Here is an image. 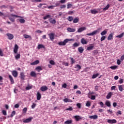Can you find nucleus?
<instances>
[{"instance_id": "34", "label": "nucleus", "mask_w": 124, "mask_h": 124, "mask_svg": "<svg viewBox=\"0 0 124 124\" xmlns=\"http://www.w3.org/2000/svg\"><path fill=\"white\" fill-rule=\"evenodd\" d=\"M91 12L92 14H97V13H98V12L95 10H92Z\"/></svg>"}, {"instance_id": "21", "label": "nucleus", "mask_w": 124, "mask_h": 124, "mask_svg": "<svg viewBox=\"0 0 124 124\" xmlns=\"http://www.w3.org/2000/svg\"><path fill=\"white\" fill-rule=\"evenodd\" d=\"M97 118H98L97 115H94L89 116L90 119H93V120H96Z\"/></svg>"}, {"instance_id": "5", "label": "nucleus", "mask_w": 124, "mask_h": 124, "mask_svg": "<svg viewBox=\"0 0 124 124\" xmlns=\"http://www.w3.org/2000/svg\"><path fill=\"white\" fill-rule=\"evenodd\" d=\"M6 35L8 36V39H9V40H12V39L14 38V35H13L12 34L7 33Z\"/></svg>"}, {"instance_id": "25", "label": "nucleus", "mask_w": 124, "mask_h": 124, "mask_svg": "<svg viewBox=\"0 0 124 124\" xmlns=\"http://www.w3.org/2000/svg\"><path fill=\"white\" fill-rule=\"evenodd\" d=\"M30 75L31 76V77H36V73H35V72H31Z\"/></svg>"}, {"instance_id": "56", "label": "nucleus", "mask_w": 124, "mask_h": 124, "mask_svg": "<svg viewBox=\"0 0 124 124\" xmlns=\"http://www.w3.org/2000/svg\"><path fill=\"white\" fill-rule=\"evenodd\" d=\"M36 106V104L34 103H33L31 106L32 109H34L35 108V107Z\"/></svg>"}, {"instance_id": "7", "label": "nucleus", "mask_w": 124, "mask_h": 124, "mask_svg": "<svg viewBox=\"0 0 124 124\" xmlns=\"http://www.w3.org/2000/svg\"><path fill=\"white\" fill-rule=\"evenodd\" d=\"M108 124H116L117 120L116 119H109L107 121Z\"/></svg>"}, {"instance_id": "41", "label": "nucleus", "mask_w": 124, "mask_h": 124, "mask_svg": "<svg viewBox=\"0 0 124 124\" xmlns=\"http://www.w3.org/2000/svg\"><path fill=\"white\" fill-rule=\"evenodd\" d=\"M36 70H37V71L40 72L41 70H42V68L41 66H38L36 68Z\"/></svg>"}, {"instance_id": "49", "label": "nucleus", "mask_w": 124, "mask_h": 124, "mask_svg": "<svg viewBox=\"0 0 124 124\" xmlns=\"http://www.w3.org/2000/svg\"><path fill=\"white\" fill-rule=\"evenodd\" d=\"M60 2L57 1V2L55 3V5H54V7H58V6H60Z\"/></svg>"}, {"instance_id": "38", "label": "nucleus", "mask_w": 124, "mask_h": 124, "mask_svg": "<svg viewBox=\"0 0 124 124\" xmlns=\"http://www.w3.org/2000/svg\"><path fill=\"white\" fill-rule=\"evenodd\" d=\"M16 114V111H15V110L13 111L10 116L11 118H13V117H14Z\"/></svg>"}, {"instance_id": "40", "label": "nucleus", "mask_w": 124, "mask_h": 124, "mask_svg": "<svg viewBox=\"0 0 124 124\" xmlns=\"http://www.w3.org/2000/svg\"><path fill=\"white\" fill-rule=\"evenodd\" d=\"M110 7V5L108 4L104 9L103 10H105V11H106V10H108V9Z\"/></svg>"}, {"instance_id": "39", "label": "nucleus", "mask_w": 124, "mask_h": 124, "mask_svg": "<svg viewBox=\"0 0 124 124\" xmlns=\"http://www.w3.org/2000/svg\"><path fill=\"white\" fill-rule=\"evenodd\" d=\"M98 75H99V74H96L94 75H93L92 76V78L93 79H95V78H96V77H98Z\"/></svg>"}, {"instance_id": "24", "label": "nucleus", "mask_w": 124, "mask_h": 124, "mask_svg": "<svg viewBox=\"0 0 124 124\" xmlns=\"http://www.w3.org/2000/svg\"><path fill=\"white\" fill-rule=\"evenodd\" d=\"M75 119L76 120L77 122H78V121H80L82 119L80 116L76 115L75 116Z\"/></svg>"}, {"instance_id": "45", "label": "nucleus", "mask_w": 124, "mask_h": 124, "mask_svg": "<svg viewBox=\"0 0 124 124\" xmlns=\"http://www.w3.org/2000/svg\"><path fill=\"white\" fill-rule=\"evenodd\" d=\"M75 68H78V70H80V69H81V66L79 64H77L76 65Z\"/></svg>"}, {"instance_id": "31", "label": "nucleus", "mask_w": 124, "mask_h": 124, "mask_svg": "<svg viewBox=\"0 0 124 124\" xmlns=\"http://www.w3.org/2000/svg\"><path fill=\"white\" fill-rule=\"evenodd\" d=\"M110 68L112 70H115L117 69V68H118V66L117 65L111 66L110 67Z\"/></svg>"}, {"instance_id": "62", "label": "nucleus", "mask_w": 124, "mask_h": 124, "mask_svg": "<svg viewBox=\"0 0 124 124\" xmlns=\"http://www.w3.org/2000/svg\"><path fill=\"white\" fill-rule=\"evenodd\" d=\"M72 6V4H67V9H69V8H71Z\"/></svg>"}, {"instance_id": "63", "label": "nucleus", "mask_w": 124, "mask_h": 124, "mask_svg": "<svg viewBox=\"0 0 124 124\" xmlns=\"http://www.w3.org/2000/svg\"><path fill=\"white\" fill-rule=\"evenodd\" d=\"M120 60L122 62L124 60V54L121 57Z\"/></svg>"}, {"instance_id": "14", "label": "nucleus", "mask_w": 124, "mask_h": 124, "mask_svg": "<svg viewBox=\"0 0 124 124\" xmlns=\"http://www.w3.org/2000/svg\"><path fill=\"white\" fill-rule=\"evenodd\" d=\"M48 90V87L47 86H42L41 87V91L42 92H45Z\"/></svg>"}, {"instance_id": "64", "label": "nucleus", "mask_w": 124, "mask_h": 124, "mask_svg": "<svg viewBox=\"0 0 124 124\" xmlns=\"http://www.w3.org/2000/svg\"><path fill=\"white\" fill-rule=\"evenodd\" d=\"M91 99L92 100H94V99H95V96H94V95H92Z\"/></svg>"}, {"instance_id": "43", "label": "nucleus", "mask_w": 124, "mask_h": 124, "mask_svg": "<svg viewBox=\"0 0 124 124\" xmlns=\"http://www.w3.org/2000/svg\"><path fill=\"white\" fill-rule=\"evenodd\" d=\"M20 56L21 55H20V54L18 53L15 56L16 60H19V59H20Z\"/></svg>"}, {"instance_id": "12", "label": "nucleus", "mask_w": 124, "mask_h": 124, "mask_svg": "<svg viewBox=\"0 0 124 124\" xmlns=\"http://www.w3.org/2000/svg\"><path fill=\"white\" fill-rule=\"evenodd\" d=\"M86 27H81L78 29V32H82V31H86Z\"/></svg>"}, {"instance_id": "57", "label": "nucleus", "mask_w": 124, "mask_h": 124, "mask_svg": "<svg viewBox=\"0 0 124 124\" xmlns=\"http://www.w3.org/2000/svg\"><path fill=\"white\" fill-rule=\"evenodd\" d=\"M106 39V36H103L101 38V41H103V40H105Z\"/></svg>"}, {"instance_id": "53", "label": "nucleus", "mask_w": 124, "mask_h": 124, "mask_svg": "<svg viewBox=\"0 0 124 124\" xmlns=\"http://www.w3.org/2000/svg\"><path fill=\"white\" fill-rule=\"evenodd\" d=\"M86 106H87V107H90L91 106V102L87 101L86 104Z\"/></svg>"}, {"instance_id": "20", "label": "nucleus", "mask_w": 124, "mask_h": 124, "mask_svg": "<svg viewBox=\"0 0 124 124\" xmlns=\"http://www.w3.org/2000/svg\"><path fill=\"white\" fill-rule=\"evenodd\" d=\"M41 99V94L39 92L37 93V100H40Z\"/></svg>"}, {"instance_id": "27", "label": "nucleus", "mask_w": 124, "mask_h": 124, "mask_svg": "<svg viewBox=\"0 0 124 124\" xmlns=\"http://www.w3.org/2000/svg\"><path fill=\"white\" fill-rule=\"evenodd\" d=\"M94 46H91L87 47V51H91V50H93V47Z\"/></svg>"}, {"instance_id": "28", "label": "nucleus", "mask_w": 124, "mask_h": 124, "mask_svg": "<svg viewBox=\"0 0 124 124\" xmlns=\"http://www.w3.org/2000/svg\"><path fill=\"white\" fill-rule=\"evenodd\" d=\"M64 124H72V120H69L66 121L64 123Z\"/></svg>"}, {"instance_id": "37", "label": "nucleus", "mask_w": 124, "mask_h": 124, "mask_svg": "<svg viewBox=\"0 0 124 124\" xmlns=\"http://www.w3.org/2000/svg\"><path fill=\"white\" fill-rule=\"evenodd\" d=\"M78 22H79V18H76L73 20L74 24H76L77 23H78Z\"/></svg>"}, {"instance_id": "47", "label": "nucleus", "mask_w": 124, "mask_h": 124, "mask_svg": "<svg viewBox=\"0 0 124 124\" xmlns=\"http://www.w3.org/2000/svg\"><path fill=\"white\" fill-rule=\"evenodd\" d=\"M49 63H50V64H52V65H55V62L53 60H50L49 62Z\"/></svg>"}, {"instance_id": "32", "label": "nucleus", "mask_w": 124, "mask_h": 124, "mask_svg": "<svg viewBox=\"0 0 124 124\" xmlns=\"http://www.w3.org/2000/svg\"><path fill=\"white\" fill-rule=\"evenodd\" d=\"M18 21L20 22L21 24H24L25 23V22H26V20L23 18L18 19Z\"/></svg>"}, {"instance_id": "17", "label": "nucleus", "mask_w": 124, "mask_h": 124, "mask_svg": "<svg viewBox=\"0 0 124 124\" xmlns=\"http://www.w3.org/2000/svg\"><path fill=\"white\" fill-rule=\"evenodd\" d=\"M39 63V60H36L34 62L31 63V65H36V64H38Z\"/></svg>"}, {"instance_id": "10", "label": "nucleus", "mask_w": 124, "mask_h": 124, "mask_svg": "<svg viewBox=\"0 0 124 124\" xmlns=\"http://www.w3.org/2000/svg\"><path fill=\"white\" fill-rule=\"evenodd\" d=\"M9 79H10V81L11 82V84H14V79H13V77H12V76L9 75Z\"/></svg>"}, {"instance_id": "42", "label": "nucleus", "mask_w": 124, "mask_h": 124, "mask_svg": "<svg viewBox=\"0 0 124 124\" xmlns=\"http://www.w3.org/2000/svg\"><path fill=\"white\" fill-rule=\"evenodd\" d=\"M93 53L94 56H96V55L98 54V51H97V50H94L93 51Z\"/></svg>"}, {"instance_id": "33", "label": "nucleus", "mask_w": 124, "mask_h": 124, "mask_svg": "<svg viewBox=\"0 0 124 124\" xmlns=\"http://www.w3.org/2000/svg\"><path fill=\"white\" fill-rule=\"evenodd\" d=\"M49 18H51V15H47L43 17L44 20H46Z\"/></svg>"}, {"instance_id": "29", "label": "nucleus", "mask_w": 124, "mask_h": 124, "mask_svg": "<svg viewBox=\"0 0 124 124\" xmlns=\"http://www.w3.org/2000/svg\"><path fill=\"white\" fill-rule=\"evenodd\" d=\"M20 78L22 80L25 79V74L24 73H20Z\"/></svg>"}, {"instance_id": "23", "label": "nucleus", "mask_w": 124, "mask_h": 124, "mask_svg": "<svg viewBox=\"0 0 124 124\" xmlns=\"http://www.w3.org/2000/svg\"><path fill=\"white\" fill-rule=\"evenodd\" d=\"M105 105L107 106L108 107H111V102L109 101H106Z\"/></svg>"}, {"instance_id": "48", "label": "nucleus", "mask_w": 124, "mask_h": 124, "mask_svg": "<svg viewBox=\"0 0 124 124\" xmlns=\"http://www.w3.org/2000/svg\"><path fill=\"white\" fill-rule=\"evenodd\" d=\"M70 60L71 61V64H73V63H75V60H74L72 58H70Z\"/></svg>"}, {"instance_id": "9", "label": "nucleus", "mask_w": 124, "mask_h": 124, "mask_svg": "<svg viewBox=\"0 0 124 124\" xmlns=\"http://www.w3.org/2000/svg\"><path fill=\"white\" fill-rule=\"evenodd\" d=\"M18 49H19V46H18L17 45H15L14 49V52L15 54H17V53H18Z\"/></svg>"}, {"instance_id": "55", "label": "nucleus", "mask_w": 124, "mask_h": 124, "mask_svg": "<svg viewBox=\"0 0 124 124\" xmlns=\"http://www.w3.org/2000/svg\"><path fill=\"white\" fill-rule=\"evenodd\" d=\"M99 104H100V105L101 108H103V106H104V104L103 103V102H100L99 103Z\"/></svg>"}, {"instance_id": "44", "label": "nucleus", "mask_w": 124, "mask_h": 124, "mask_svg": "<svg viewBox=\"0 0 124 124\" xmlns=\"http://www.w3.org/2000/svg\"><path fill=\"white\" fill-rule=\"evenodd\" d=\"M124 33H122L121 34L117 35L116 37H117L118 38H122V37L124 36Z\"/></svg>"}, {"instance_id": "52", "label": "nucleus", "mask_w": 124, "mask_h": 124, "mask_svg": "<svg viewBox=\"0 0 124 124\" xmlns=\"http://www.w3.org/2000/svg\"><path fill=\"white\" fill-rule=\"evenodd\" d=\"M119 90L120 92H123V85H119Z\"/></svg>"}, {"instance_id": "13", "label": "nucleus", "mask_w": 124, "mask_h": 124, "mask_svg": "<svg viewBox=\"0 0 124 124\" xmlns=\"http://www.w3.org/2000/svg\"><path fill=\"white\" fill-rule=\"evenodd\" d=\"M113 92H109L106 96L107 99H110V98L112 97Z\"/></svg>"}, {"instance_id": "54", "label": "nucleus", "mask_w": 124, "mask_h": 124, "mask_svg": "<svg viewBox=\"0 0 124 124\" xmlns=\"http://www.w3.org/2000/svg\"><path fill=\"white\" fill-rule=\"evenodd\" d=\"M55 7V6L54 5H51V6H49L47 7V8L48 9H54V8Z\"/></svg>"}, {"instance_id": "18", "label": "nucleus", "mask_w": 124, "mask_h": 124, "mask_svg": "<svg viewBox=\"0 0 124 124\" xmlns=\"http://www.w3.org/2000/svg\"><path fill=\"white\" fill-rule=\"evenodd\" d=\"M24 38H25L26 39H28V38H29L30 40H31L32 38H31V36L30 35H27V34H24L23 35Z\"/></svg>"}, {"instance_id": "6", "label": "nucleus", "mask_w": 124, "mask_h": 124, "mask_svg": "<svg viewBox=\"0 0 124 124\" xmlns=\"http://www.w3.org/2000/svg\"><path fill=\"white\" fill-rule=\"evenodd\" d=\"M32 119H33L32 117H30L29 118H27L23 121V123H24L25 124H27L28 123H31Z\"/></svg>"}, {"instance_id": "58", "label": "nucleus", "mask_w": 124, "mask_h": 124, "mask_svg": "<svg viewBox=\"0 0 124 124\" xmlns=\"http://www.w3.org/2000/svg\"><path fill=\"white\" fill-rule=\"evenodd\" d=\"M74 13V11H70L68 12V14H69V15H72V14H73Z\"/></svg>"}, {"instance_id": "11", "label": "nucleus", "mask_w": 124, "mask_h": 124, "mask_svg": "<svg viewBox=\"0 0 124 124\" xmlns=\"http://www.w3.org/2000/svg\"><path fill=\"white\" fill-rule=\"evenodd\" d=\"M67 31H69V32H74L76 31V29L71 28H68Z\"/></svg>"}, {"instance_id": "8", "label": "nucleus", "mask_w": 124, "mask_h": 124, "mask_svg": "<svg viewBox=\"0 0 124 124\" xmlns=\"http://www.w3.org/2000/svg\"><path fill=\"white\" fill-rule=\"evenodd\" d=\"M12 74L14 76V77H15V78H17V77H18V72H17V71H13L12 72Z\"/></svg>"}, {"instance_id": "19", "label": "nucleus", "mask_w": 124, "mask_h": 124, "mask_svg": "<svg viewBox=\"0 0 124 124\" xmlns=\"http://www.w3.org/2000/svg\"><path fill=\"white\" fill-rule=\"evenodd\" d=\"M113 35H114L113 33H110L108 37V40H112L113 39Z\"/></svg>"}, {"instance_id": "60", "label": "nucleus", "mask_w": 124, "mask_h": 124, "mask_svg": "<svg viewBox=\"0 0 124 124\" xmlns=\"http://www.w3.org/2000/svg\"><path fill=\"white\" fill-rule=\"evenodd\" d=\"M77 107H78L79 109H81V104L80 103L77 104Z\"/></svg>"}, {"instance_id": "3", "label": "nucleus", "mask_w": 124, "mask_h": 124, "mask_svg": "<svg viewBox=\"0 0 124 124\" xmlns=\"http://www.w3.org/2000/svg\"><path fill=\"white\" fill-rule=\"evenodd\" d=\"M48 36L49 37V38L50 40L53 41L54 39H55V34L54 33H51L48 34Z\"/></svg>"}, {"instance_id": "61", "label": "nucleus", "mask_w": 124, "mask_h": 124, "mask_svg": "<svg viewBox=\"0 0 124 124\" xmlns=\"http://www.w3.org/2000/svg\"><path fill=\"white\" fill-rule=\"evenodd\" d=\"M121 60H120L119 59H118L117 61V63L118 65H120V64H121Z\"/></svg>"}, {"instance_id": "46", "label": "nucleus", "mask_w": 124, "mask_h": 124, "mask_svg": "<svg viewBox=\"0 0 124 124\" xmlns=\"http://www.w3.org/2000/svg\"><path fill=\"white\" fill-rule=\"evenodd\" d=\"M79 43H75L73 45V47H78V46H79Z\"/></svg>"}, {"instance_id": "36", "label": "nucleus", "mask_w": 124, "mask_h": 124, "mask_svg": "<svg viewBox=\"0 0 124 124\" xmlns=\"http://www.w3.org/2000/svg\"><path fill=\"white\" fill-rule=\"evenodd\" d=\"M27 111H28V108H24L22 110L23 114H26L27 113Z\"/></svg>"}, {"instance_id": "26", "label": "nucleus", "mask_w": 124, "mask_h": 124, "mask_svg": "<svg viewBox=\"0 0 124 124\" xmlns=\"http://www.w3.org/2000/svg\"><path fill=\"white\" fill-rule=\"evenodd\" d=\"M52 20V18H51L50 19H49V21L50 22V23H51V24H56V23H57V21H56V19H53L52 20Z\"/></svg>"}, {"instance_id": "4", "label": "nucleus", "mask_w": 124, "mask_h": 124, "mask_svg": "<svg viewBox=\"0 0 124 124\" xmlns=\"http://www.w3.org/2000/svg\"><path fill=\"white\" fill-rule=\"evenodd\" d=\"M67 43V40H64L63 42H60L58 44L60 46H64Z\"/></svg>"}, {"instance_id": "59", "label": "nucleus", "mask_w": 124, "mask_h": 124, "mask_svg": "<svg viewBox=\"0 0 124 124\" xmlns=\"http://www.w3.org/2000/svg\"><path fill=\"white\" fill-rule=\"evenodd\" d=\"M2 113L3 115H4V116H6V115H7L6 110H3L2 111Z\"/></svg>"}, {"instance_id": "16", "label": "nucleus", "mask_w": 124, "mask_h": 124, "mask_svg": "<svg viewBox=\"0 0 124 124\" xmlns=\"http://www.w3.org/2000/svg\"><path fill=\"white\" fill-rule=\"evenodd\" d=\"M37 48L38 50H40V49H45V46L44 45L42 44H39L38 45Z\"/></svg>"}, {"instance_id": "1", "label": "nucleus", "mask_w": 124, "mask_h": 124, "mask_svg": "<svg viewBox=\"0 0 124 124\" xmlns=\"http://www.w3.org/2000/svg\"><path fill=\"white\" fill-rule=\"evenodd\" d=\"M9 19L11 22H15V17L16 18H23V17L17 16L16 15L11 14L8 16Z\"/></svg>"}, {"instance_id": "2", "label": "nucleus", "mask_w": 124, "mask_h": 124, "mask_svg": "<svg viewBox=\"0 0 124 124\" xmlns=\"http://www.w3.org/2000/svg\"><path fill=\"white\" fill-rule=\"evenodd\" d=\"M98 32H99V31L97 30H96V31H94L92 33H87L86 35H88L89 36H93L94 35V34H96V33H98Z\"/></svg>"}, {"instance_id": "51", "label": "nucleus", "mask_w": 124, "mask_h": 124, "mask_svg": "<svg viewBox=\"0 0 124 124\" xmlns=\"http://www.w3.org/2000/svg\"><path fill=\"white\" fill-rule=\"evenodd\" d=\"M106 33H107V31H103L101 33V34L102 35H105V34H106Z\"/></svg>"}, {"instance_id": "15", "label": "nucleus", "mask_w": 124, "mask_h": 124, "mask_svg": "<svg viewBox=\"0 0 124 124\" xmlns=\"http://www.w3.org/2000/svg\"><path fill=\"white\" fill-rule=\"evenodd\" d=\"M81 43L83 45H86L88 43V42L85 39V38H83L81 39L80 41Z\"/></svg>"}, {"instance_id": "35", "label": "nucleus", "mask_w": 124, "mask_h": 124, "mask_svg": "<svg viewBox=\"0 0 124 124\" xmlns=\"http://www.w3.org/2000/svg\"><path fill=\"white\" fill-rule=\"evenodd\" d=\"M68 21H69V22H72V21H73V17L71 16H69L67 18Z\"/></svg>"}, {"instance_id": "50", "label": "nucleus", "mask_w": 124, "mask_h": 124, "mask_svg": "<svg viewBox=\"0 0 124 124\" xmlns=\"http://www.w3.org/2000/svg\"><path fill=\"white\" fill-rule=\"evenodd\" d=\"M32 88V87L29 86L26 87V91H29V90H31Z\"/></svg>"}, {"instance_id": "30", "label": "nucleus", "mask_w": 124, "mask_h": 124, "mask_svg": "<svg viewBox=\"0 0 124 124\" xmlns=\"http://www.w3.org/2000/svg\"><path fill=\"white\" fill-rule=\"evenodd\" d=\"M64 102H73V101L68 98H65L63 100Z\"/></svg>"}, {"instance_id": "22", "label": "nucleus", "mask_w": 124, "mask_h": 124, "mask_svg": "<svg viewBox=\"0 0 124 124\" xmlns=\"http://www.w3.org/2000/svg\"><path fill=\"white\" fill-rule=\"evenodd\" d=\"M78 51L79 53H80V54H82V53L84 52V48L82 47H79L78 48Z\"/></svg>"}]
</instances>
